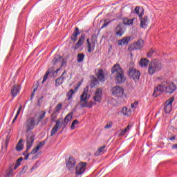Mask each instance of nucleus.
Returning a JSON list of instances; mask_svg holds the SVG:
<instances>
[{
  "mask_svg": "<svg viewBox=\"0 0 177 177\" xmlns=\"http://www.w3.org/2000/svg\"><path fill=\"white\" fill-rule=\"evenodd\" d=\"M143 44H145L143 39H138L136 43L133 44V50L142 49V48H143Z\"/></svg>",
  "mask_w": 177,
  "mask_h": 177,
  "instance_id": "obj_14",
  "label": "nucleus"
},
{
  "mask_svg": "<svg viewBox=\"0 0 177 177\" xmlns=\"http://www.w3.org/2000/svg\"><path fill=\"white\" fill-rule=\"evenodd\" d=\"M59 127L54 126L53 128L51 130V136H53V135H55V133L59 131Z\"/></svg>",
  "mask_w": 177,
  "mask_h": 177,
  "instance_id": "obj_39",
  "label": "nucleus"
},
{
  "mask_svg": "<svg viewBox=\"0 0 177 177\" xmlns=\"http://www.w3.org/2000/svg\"><path fill=\"white\" fill-rule=\"evenodd\" d=\"M80 34H81V32H80V28H78V27L75 28V30L71 37V41L75 42L77 39H78V35H80Z\"/></svg>",
  "mask_w": 177,
  "mask_h": 177,
  "instance_id": "obj_19",
  "label": "nucleus"
},
{
  "mask_svg": "<svg viewBox=\"0 0 177 177\" xmlns=\"http://www.w3.org/2000/svg\"><path fill=\"white\" fill-rule=\"evenodd\" d=\"M16 150L17 151H21L23 150V145L17 144L16 147Z\"/></svg>",
  "mask_w": 177,
  "mask_h": 177,
  "instance_id": "obj_46",
  "label": "nucleus"
},
{
  "mask_svg": "<svg viewBox=\"0 0 177 177\" xmlns=\"http://www.w3.org/2000/svg\"><path fill=\"white\" fill-rule=\"evenodd\" d=\"M111 127H113V122L110 121L109 122H108V123L104 126V129H110V128H111Z\"/></svg>",
  "mask_w": 177,
  "mask_h": 177,
  "instance_id": "obj_45",
  "label": "nucleus"
},
{
  "mask_svg": "<svg viewBox=\"0 0 177 177\" xmlns=\"http://www.w3.org/2000/svg\"><path fill=\"white\" fill-rule=\"evenodd\" d=\"M45 115H46V112L41 111L37 120H35V117H30L28 118L24 122V128L26 129V133H28L26 136V151L25 153H27V151L31 149L34 142L35 141V136H34V133L31 131H32L35 127H38L39 125V122L45 118Z\"/></svg>",
  "mask_w": 177,
  "mask_h": 177,
  "instance_id": "obj_1",
  "label": "nucleus"
},
{
  "mask_svg": "<svg viewBox=\"0 0 177 177\" xmlns=\"http://www.w3.org/2000/svg\"><path fill=\"white\" fill-rule=\"evenodd\" d=\"M118 19H121V16L118 17Z\"/></svg>",
  "mask_w": 177,
  "mask_h": 177,
  "instance_id": "obj_63",
  "label": "nucleus"
},
{
  "mask_svg": "<svg viewBox=\"0 0 177 177\" xmlns=\"http://www.w3.org/2000/svg\"><path fill=\"white\" fill-rule=\"evenodd\" d=\"M71 129H75V124H73V123H72V124H71Z\"/></svg>",
  "mask_w": 177,
  "mask_h": 177,
  "instance_id": "obj_55",
  "label": "nucleus"
},
{
  "mask_svg": "<svg viewBox=\"0 0 177 177\" xmlns=\"http://www.w3.org/2000/svg\"><path fill=\"white\" fill-rule=\"evenodd\" d=\"M15 168V163H11L9 165V168L6 171V177H9L13 174V169Z\"/></svg>",
  "mask_w": 177,
  "mask_h": 177,
  "instance_id": "obj_21",
  "label": "nucleus"
},
{
  "mask_svg": "<svg viewBox=\"0 0 177 177\" xmlns=\"http://www.w3.org/2000/svg\"><path fill=\"white\" fill-rule=\"evenodd\" d=\"M131 128H132V125L129 124L126 129L120 130L119 136H124L127 132H129Z\"/></svg>",
  "mask_w": 177,
  "mask_h": 177,
  "instance_id": "obj_25",
  "label": "nucleus"
},
{
  "mask_svg": "<svg viewBox=\"0 0 177 177\" xmlns=\"http://www.w3.org/2000/svg\"><path fill=\"white\" fill-rule=\"evenodd\" d=\"M123 24L124 26H132V24H133V19H128V18H124L123 19Z\"/></svg>",
  "mask_w": 177,
  "mask_h": 177,
  "instance_id": "obj_31",
  "label": "nucleus"
},
{
  "mask_svg": "<svg viewBox=\"0 0 177 177\" xmlns=\"http://www.w3.org/2000/svg\"><path fill=\"white\" fill-rule=\"evenodd\" d=\"M154 53V50H150L149 53L147 54V57H151L153 56V54Z\"/></svg>",
  "mask_w": 177,
  "mask_h": 177,
  "instance_id": "obj_47",
  "label": "nucleus"
},
{
  "mask_svg": "<svg viewBox=\"0 0 177 177\" xmlns=\"http://www.w3.org/2000/svg\"><path fill=\"white\" fill-rule=\"evenodd\" d=\"M73 115H74V113L73 112H71L70 113H68L64 118V121L66 124H68V122H70V121H71L72 118H73Z\"/></svg>",
  "mask_w": 177,
  "mask_h": 177,
  "instance_id": "obj_30",
  "label": "nucleus"
},
{
  "mask_svg": "<svg viewBox=\"0 0 177 177\" xmlns=\"http://www.w3.org/2000/svg\"><path fill=\"white\" fill-rule=\"evenodd\" d=\"M174 100H175V97H171L165 102L164 106L165 114H169L172 111V103H174Z\"/></svg>",
  "mask_w": 177,
  "mask_h": 177,
  "instance_id": "obj_5",
  "label": "nucleus"
},
{
  "mask_svg": "<svg viewBox=\"0 0 177 177\" xmlns=\"http://www.w3.org/2000/svg\"><path fill=\"white\" fill-rule=\"evenodd\" d=\"M62 60V56L60 55H56L54 59H53V64H56L57 63H59Z\"/></svg>",
  "mask_w": 177,
  "mask_h": 177,
  "instance_id": "obj_35",
  "label": "nucleus"
},
{
  "mask_svg": "<svg viewBox=\"0 0 177 177\" xmlns=\"http://www.w3.org/2000/svg\"><path fill=\"white\" fill-rule=\"evenodd\" d=\"M140 27L141 28L146 29L147 28V26H149V17L147 16H145L143 18H140Z\"/></svg>",
  "mask_w": 177,
  "mask_h": 177,
  "instance_id": "obj_17",
  "label": "nucleus"
},
{
  "mask_svg": "<svg viewBox=\"0 0 177 177\" xmlns=\"http://www.w3.org/2000/svg\"><path fill=\"white\" fill-rule=\"evenodd\" d=\"M34 158H35L33 157L32 159L34 160Z\"/></svg>",
  "mask_w": 177,
  "mask_h": 177,
  "instance_id": "obj_64",
  "label": "nucleus"
},
{
  "mask_svg": "<svg viewBox=\"0 0 177 177\" xmlns=\"http://www.w3.org/2000/svg\"><path fill=\"white\" fill-rule=\"evenodd\" d=\"M89 97H88V89L85 88L83 93L80 95V102H86Z\"/></svg>",
  "mask_w": 177,
  "mask_h": 177,
  "instance_id": "obj_23",
  "label": "nucleus"
},
{
  "mask_svg": "<svg viewBox=\"0 0 177 177\" xmlns=\"http://www.w3.org/2000/svg\"><path fill=\"white\" fill-rule=\"evenodd\" d=\"M117 29H118V30L116 31V35L118 37H122L125 32V28L118 26Z\"/></svg>",
  "mask_w": 177,
  "mask_h": 177,
  "instance_id": "obj_24",
  "label": "nucleus"
},
{
  "mask_svg": "<svg viewBox=\"0 0 177 177\" xmlns=\"http://www.w3.org/2000/svg\"><path fill=\"white\" fill-rule=\"evenodd\" d=\"M160 92H165V86H164L161 84H159L158 86L156 87L153 93L154 97H157V96L160 95Z\"/></svg>",
  "mask_w": 177,
  "mask_h": 177,
  "instance_id": "obj_13",
  "label": "nucleus"
},
{
  "mask_svg": "<svg viewBox=\"0 0 177 177\" xmlns=\"http://www.w3.org/2000/svg\"><path fill=\"white\" fill-rule=\"evenodd\" d=\"M80 86H81V83H80L76 87H75V89H71L67 93H66V97L68 100H71L73 99V95L80 89Z\"/></svg>",
  "mask_w": 177,
  "mask_h": 177,
  "instance_id": "obj_15",
  "label": "nucleus"
},
{
  "mask_svg": "<svg viewBox=\"0 0 177 177\" xmlns=\"http://www.w3.org/2000/svg\"><path fill=\"white\" fill-rule=\"evenodd\" d=\"M66 75H67V72L64 71L62 75L55 80V86H60V85H63L64 80L66 78Z\"/></svg>",
  "mask_w": 177,
  "mask_h": 177,
  "instance_id": "obj_8",
  "label": "nucleus"
},
{
  "mask_svg": "<svg viewBox=\"0 0 177 177\" xmlns=\"http://www.w3.org/2000/svg\"><path fill=\"white\" fill-rule=\"evenodd\" d=\"M86 44H87V45H91V44H92V43H91V41H89V39H87Z\"/></svg>",
  "mask_w": 177,
  "mask_h": 177,
  "instance_id": "obj_56",
  "label": "nucleus"
},
{
  "mask_svg": "<svg viewBox=\"0 0 177 177\" xmlns=\"http://www.w3.org/2000/svg\"><path fill=\"white\" fill-rule=\"evenodd\" d=\"M44 145H45V141H42V142H40L39 146H40V147H41L44 146Z\"/></svg>",
  "mask_w": 177,
  "mask_h": 177,
  "instance_id": "obj_54",
  "label": "nucleus"
},
{
  "mask_svg": "<svg viewBox=\"0 0 177 177\" xmlns=\"http://www.w3.org/2000/svg\"><path fill=\"white\" fill-rule=\"evenodd\" d=\"M111 74L115 78V82L118 84H124L127 77L124 74V71L121 68V66L118 64L113 65L111 68Z\"/></svg>",
  "mask_w": 177,
  "mask_h": 177,
  "instance_id": "obj_2",
  "label": "nucleus"
},
{
  "mask_svg": "<svg viewBox=\"0 0 177 177\" xmlns=\"http://www.w3.org/2000/svg\"><path fill=\"white\" fill-rule=\"evenodd\" d=\"M111 92L113 96H115V97H123L125 95L124 88L120 86L112 87Z\"/></svg>",
  "mask_w": 177,
  "mask_h": 177,
  "instance_id": "obj_4",
  "label": "nucleus"
},
{
  "mask_svg": "<svg viewBox=\"0 0 177 177\" xmlns=\"http://www.w3.org/2000/svg\"><path fill=\"white\" fill-rule=\"evenodd\" d=\"M88 52L91 53L95 50V44H91L87 45Z\"/></svg>",
  "mask_w": 177,
  "mask_h": 177,
  "instance_id": "obj_36",
  "label": "nucleus"
},
{
  "mask_svg": "<svg viewBox=\"0 0 177 177\" xmlns=\"http://www.w3.org/2000/svg\"><path fill=\"white\" fill-rule=\"evenodd\" d=\"M66 64H67V62L65 59H63L61 64V67H66Z\"/></svg>",
  "mask_w": 177,
  "mask_h": 177,
  "instance_id": "obj_51",
  "label": "nucleus"
},
{
  "mask_svg": "<svg viewBox=\"0 0 177 177\" xmlns=\"http://www.w3.org/2000/svg\"><path fill=\"white\" fill-rule=\"evenodd\" d=\"M173 147H174V149H177V144H174V145H173Z\"/></svg>",
  "mask_w": 177,
  "mask_h": 177,
  "instance_id": "obj_60",
  "label": "nucleus"
},
{
  "mask_svg": "<svg viewBox=\"0 0 177 177\" xmlns=\"http://www.w3.org/2000/svg\"><path fill=\"white\" fill-rule=\"evenodd\" d=\"M162 68V65L161 64V62H160V61L155 59L149 64L148 73L151 75H153L154 73H157V71H160Z\"/></svg>",
  "mask_w": 177,
  "mask_h": 177,
  "instance_id": "obj_3",
  "label": "nucleus"
},
{
  "mask_svg": "<svg viewBox=\"0 0 177 177\" xmlns=\"http://www.w3.org/2000/svg\"><path fill=\"white\" fill-rule=\"evenodd\" d=\"M30 154H31L30 153H27L26 156H25L24 159H25V160H28V157H30Z\"/></svg>",
  "mask_w": 177,
  "mask_h": 177,
  "instance_id": "obj_53",
  "label": "nucleus"
},
{
  "mask_svg": "<svg viewBox=\"0 0 177 177\" xmlns=\"http://www.w3.org/2000/svg\"><path fill=\"white\" fill-rule=\"evenodd\" d=\"M37 168H38V162H36L33 167L31 168L30 171H34V169H37Z\"/></svg>",
  "mask_w": 177,
  "mask_h": 177,
  "instance_id": "obj_50",
  "label": "nucleus"
},
{
  "mask_svg": "<svg viewBox=\"0 0 177 177\" xmlns=\"http://www.w3.org/2000/svg\"><path fill=\"white\" fill-rule=\"evenodd\" d=\"M134 12L136 13V15H138L140 19H142V17H143V15H145V10L140 9V8L138 6L135 8Z\"/></svg>",
  "mask_w": 177,
  "mask_h": 177,
  "instance_id": "obj_22",
  "label": "nucleus"
},
{
  "mask_svg": "<svg viewBox=\"0 0 177 177\" xmlns=\"http://www.w3.org/2000/svg\"><path fill=\"white\" fill-rule=\"evenodd\" d=\"M97 84H99V82H97V80H93V81H91L90 86L91 88H93V86H96V85H97Z\"/></svg>",
  "mask_w": 177,
  "mask_h": 177,
  "instance_id": "obj_43",
  "label": "nucleus"
},
{
  "mask_svg": "<svg viewBox=\"0 0 177 177\" xmlns=\"http://www.w3.org/2000/svg\"><path fill=\"white\" fill-rule=\"evenodd\" d=\"M130 77L134 80V81H138L140 78V72L136 69H131L129 72Z\"/></svg>",
  "mask_w": 177,
  "mask_h": 177,
  "instance_id": "obj_9",
  "label": "nucleus"
},
{
  "mask_svg": "<svg viewBox=\"0 0 177 177\" xmlns=\"http://www.w3.org/2000/svg\"><path fill=\"white\" fill-rule=\"evenodd\" d=\"M129 41H131V37H123L122 39L118 40V45L119 46H122V45H128V44H129Z\"/></svg>",
  "mask_w": 177,
  "mask_h": 177,
  "instance_id": "obj_18",
  "label": "nucleus"
},
{
  "mask_svg": "<svg viewBox=\"0 0 177 177\" xmlns=\"http://www.w3.org/2000/svg\"><path fill=\"white\" fill-rule=\"evenodd\" d=\"M60 71V68H58V69H57L55 71V73H56L57 74V73H59Z\"/></svg>",
  "mask_w": 177,
  "mask_h": 177,
  "instance_id": "obj_61",
  "label": "nucleus"
},
{
  "mask_svg": "<svg viewBox=\"0 0 177 177\" xmlns=\"http://www.w3.org/2000/svg\"><path fill=\"white\" fill-rule=\"evenodd\" d=\"M86 169V162H80L76 166V175L79 176V175H82L85 170Z\"/></svg>",
  "mask_w": 177,
  "mask_h": 177,
  "instance_id": "obj_7",
  "label": "nucleus"
},
{
  "mask_svg": "<svg viewBox=\"0 0 177 177\" xmlns=\"http://www.w3.org/2000/svg\"><path fill=\"white\" fill-rule=\"evenodd\" d=\"M52 73H53V68H50L46 73L45 75L43 77V80L41 82V84H44V82H45V81H46V80H48V75H49V74H52Z\"/></svg>",
  "mask_w": 177,
  "mask_h": 177,
  "instance_id": "obj_27",
  "label": "nucleus"
},
{
  "mask_svg": "<svg viewBox=\"0 0 177 177\" xmlns=\"http://www.w3.org/2000/svg\"><path fill=\"white\" fill-rule=\"evenodd\" d=\"M97 78L100 82H104V81H106V77H104V72H103V70L100 69L98 71Z\"/></svg>",
  "mask_w": 177,
  "mask_h": 177,
  "instance_id": "obj_20",
  "label": "nucleus"
},
{
  "mask_svg": "<svg viewBox=\"0 0 177 177\" xmlns=\"http://www.w3.org/2000/svg\"><path fill=\"white\" fill-rule=\"evenodd\" d=\"M41 149V145H37L36 147H35L30 152V154L34 155L35 153Z\"/></svg>",
  "mask_w": 177,
  "mask_h": 177,
  "instance_id": "obj_38",
  "label": "nucleus"
},
{
  "mask_svg": "<svg viewBox=\"0 0 177 177\" xmlns=\"http://www.w3.org/2000/svg\"><path fill=\"white\" fill-rule=\"evenodd\" d=\"M104 149H106V146L104 145L99 148L96 152L97 156H99L100 153H103V151H104Z\"/></svg>",
  "mask_w": 177,
  "mask_h": 177,
  "instance_id": "obj_41",
  "label": "nucleus"
},
{
  "mask_svg": "<svg viewBox=\"0 0 177 177\" xmlns=\"http://www.w3.org/2000/svg\"><path fill=\"white\" fill-rule=\"evenodd\" d=\"M37 106H41V102H39V100H38Z\"/></svg>",
  "mask_w": 177,
  "mask_h": 177,
  "instance_id": "obj_62",
  "label": "nucleus"
},
{
  "mask_svg": "<svg viewBox=\"0 0 177 177\" xmlns=\"http://www.w3.org/2000/svg\"><path fill=\"white\" fill-rule=\"evenodd\" d=\"M37 89H38V87H36L35 88H34L33 93H32V96H34V93L37 91Z\"/></svg>",
  "mask_w": 177,
  "mask_h": 177,
  "instance_id": "obj_57",
  "label": "nucleus"
},
{
  "mask_svg": "<svg viewBox=\"0 0 177 177\" xmlns=\"http://www.w3.org/2000/svg\"><path fill=\"white\" fill-rule=\"evenodd\" d=\"M138 104H139V101H135L133 103L131 104V109H137Z\"/></svg>",
  "mask_w": 177,
  "mask_h": 177,
  "instance_id": "obj_44",
  "label": "nucleus"
},
{
  "mask_svg": "<svg viewBox=\"0 0 177 177\" xmlns=\"http://www.w3.org/2000/svg\"><path fill=\"white\" fill-rule=\"evenodd\" d=\"M22 161H23V158L22 157H21V158H19L17 160V162H16V163L14 166V170L17 169V168H19V167H20Z\"/></svg>",
  "mask_w": 177,
  "mask_h": 177,
  "instance_id": "obj_32",
  "label": "nucleus"
},
{
  "mask_svg": "<svg viewBox=\"0 0 177 177\" xmlns=\"http://www.w3.org/2000/svg\"><path fill=\"white\" fill-rule=\"evenodd\" d=\"M21 89V87L20 85L15 84L11 88V96L16 97V96L20 93Z\"/></svg>",
  "mask_w": 177,
  "mask_h": 177,
  "instance_id": "obj_11",
  "label": "nucleus"
},
{
  "mask_svg": "<svg viewBox=\"0 0 177 177\" xmlns=\"http://www.w3.org/2000/svg\"><path fill=\"white\" fill-rule=\"evenodd\" d=\"M21 109H23V106L20 105L19 107L18 108V110H17L15 117L14 118V119L12 120V124H14V122L16 121V120H17V118L20 115V111H21Z\"/></svg>",
  "mask_w": 177,
  "mask_h": 177,
  "instance_id": "obj_34",
  "label": "nucleus"
},
{
  "mask_svg": "<svg viewBox=\"0 0 177 177\" xmlns=\"http://www.w3.org/2000/svg\"><path fill=\"white\" fill-rule=\"evenodd\" d=\"M62 119H58L56 122H55V127H58L59 129L62 128Z\"/></svg>",
  "mask_w": 177,
  "mask_h": 177,
  "instance_id": "obj_42",
  "label": "nucleus"
},
{
  "mask_svg": "<svg viewBox=\"0 0 177 177\" xmlns=\"http://www.w3.org/2000/svg\"><path fill=\"white\" fill-rule=\"evenodd\" d=\"M103 93V90L100 88H97V90L95 91V95L93 97V100L95 102H98L99 103H100V102H102V95Z\"/></svg>",
  "mask_w": 177,
  "mask_h": 177,
  "instance_id": "obj_10",
  "label": "nucleus"
},
{
  "mask_svg": "<svg viewBox=\"0 0 177 177\" xmlns=\"http://www.w3.org/2000/svg\"><path fill=\"white\" fill-rule=\"evenodd\" d=\"M84 42H85V35H82L78 39V41L75 44V45L73 47L75 50L81 48L82 45H84Z\"/></svg>",
  "mask_w": 177,
  "mask_h": 177,
  "instance_id": "obj_12",
  "label": "nucleus"
},
{
  "mask_svg": "<svg viewBox=\"0 0 177 177\" xmlns=\"http://www.w3.org/2000/svg\"><path fill=\"white\" fill-rule=\"evenodd\" d=\"M80 106L82 108L87 107L88 109H91V107L93 106V102H92V101H90V102L84 101V103L80 104Z\"/></svg>",
  "mask_w": 177,
  "mask_h": 177,
  "instance_id": "obj_26",
  "label": "nucleus"
},
{
  "mask_svg": "<svg viewBox=\"0 0 177 177\" xmlns=\"http://www.w3.org/2000/svg\"><path fill=\"white\" fill-rule=\"evenodd\" d=\"M62 107H63V104H57V106H55V113H59V111H60V110H62Z\"/></svg>",
  "mask_w": 177,
  "mask_h": 177,
  "instance_id": "obj_40",
  "label": "nucleus"
},
{
  "mask_svg": "<svg viewBox=\"0 0 177 177\" xmlns=\"http://www.w3.org/2000/svg\"><path fill=\"white\" fill-rule=\"evenodd\" d=\"M140 66H141V67H147V66H149V60L146 58L141 59Z\"/></svg>",
  "mask_w": 177,
  "mask_h": 177,
  "instance_id": "obj_28",
  "label": "nucleus"
},
{
  "mask_svg": "<svg viewBox=\"0 0 177 177\" xmlns=\"http://www.w3.org/2000/svg\"><path fill=\"white\" fill-rule=\"evenodd\" d=\"M77 63H82L84 62V59H85V55L82 53H80L77 55Z\"/></svg>",
  "mask_w": 177,
  "mask_h": 177,
  "instance_id": "obj_33",
  "label": "nucleus"
},
{
  "mask_svg": "<svg viewBox=\"0 0 177 177\" xmlns=\"http://www.w3.org/2000/svg\"><path fill=\"white\" fill-rule=\"evenodd\" d=\"M169 140H175V136H173L169 138Z\"/></svg>",
  "mask_w": 177,
  "mask_h": 177,
  "instance_id": "obj_59",
  "label": "nucleus"
},
{
  "mask_svg": "<svg viewBox=\"0 0 177 177\" xmlns=\"http://www.w3.org/2000/svg\"><path fill=\"white\" fill-rule=\"evenodd\" d=\"M115 20H117V19H113L107 22V19H106L104 24H102V26L101 27V28H104V27H107V26H109L110 23H111V21H115Z\"/></svg>",
  "mask_w": 177,
  "mask_h": 177,
  "instance_id": "obj_37",
  "label": "nucleus"
},
{
  "mask_svg": "<svg viewBox=\"0 0 177 177\" xmlns=\"http://www.w3.org/2000/svg\"><path fill=\"white\" fill-rule=\"evenodd\" d=\"M80 122H78L77 120H73V122H72V124H73V125H77V124H79Z\"/></svg>",
  "mask_w": 177,
  "mask_h": 177,
  "instance_id": "obj_52",
  "label": "nucleus"
},
{
  "mask_svg": "<svg viewBox=\"0 0 177 177\" xmlns=\"http://www.w3.org/2000/svg\"><path fill=\"white\" fill-rule=\"evenodd\" d=\"M75 159L73 156H70L68 160L66 162V168L68 169H73L75 167Z\"/></svg>",
  "mask_w": 177,
  "mask_h": 177,
  "instance_id": "obj_16",
  "label": "nucleus"
},
{
  "mask_svg": "<svg viewBox=\"0 0 177 177\" xmlns=\"http://www.w3.org/2000/svg\"><path fill=\"white\" fill-rule=\"evenodd\" d=\"M27 169H28V166H24L22 169V173L23 174H26V172H27Z\"/></svg>",
  "mask_w": 177,
  "mask_h": 177,
  "instance_id": "obj_49",
  "label": "nucleus"
},
{
  "mask_svg": "<svg viewBox=\"0 0 177 177\" xmlns=\"http://www.w3.org/2000/svg\"><path fill=\"white\" fill-rule=\"evenodd\" d=\"M10 140V136L8 135L6 138V145H9Z\"/></svg>",
  "mask_w": 177,
  "mask_h": 177,
  "instance_id": "obj_48",
  "label": "nucleus"
},
{
  "mask_svg": "<svg viewBox=\"0 0 177 177\" xmlns=\"http://www.w3.org/2000/svg\"><path fill=\"white\" fill-rule=\"evenodd\" d=\"M23 143V140H19L18 145H21Z\"/></svg>",
  "mask_w": 177,
  "mask_h": 177,
  "instance_id": "obj_58",
  "label": "nucleus"
},
{
  "mask_svg": "<svg viewBox=\"0 0 177 177\" xmlns=\"http://www.w3.org/2000/svg\"><path fill=\"white\" fill-rule=\"evenodd\" d=\"M122 113H123V115H127V117H129V115L131 114V109H129L127 107L122 108Z\"/></svg>",
  "mask_w": 177,
  "mask_h": 177,
  "instance_id": "obj_29",
  "label": "nucleus"
},
{
  "mask_svg": "<svg viewBox=\"0 0 177 177\" xmlns=\"http://www.w3.org/2000/svg\"><path fill=\"white\" fill-rule=\"evenodd\" d=\"M176 89V85H175L174 82L167 83V85L165 86V92L166 93H169L170 95L174 93Z\"/></svg>",
  "mask_w": 177,
  "mask_h": 177,
  "instance_id": "obj_6",
  "label": "nucleus"
}]
</instances>
